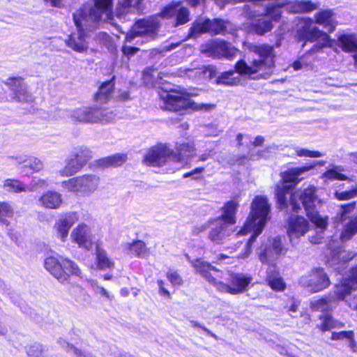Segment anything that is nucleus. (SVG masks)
<instances>
[{"label":"nucleus","mask_w":357,"mask_h":357,"mask_svg":"<svg viewBox=\"0 0 357 357\" xmlns=\"http://www.w3.org/2000/svg\"><path fill=\"white\" fill-rule=\"evenodd\" d=\"M113 0H92L82 4L73 13L76 30L65 40L66 45L78 53L89 48L88 32L98 29L102 21L113 23Z\"/></svg>","instance_id":"obj_1"},{"label":"nucleus","mask_w":357,"mask_h":357,"mask_svg":"<svg viewBox=\"0 0 357 357\" xmlns=\"http://www.w3.org/2000/svg\"><path fill=\"white\" fill-rule=\"evenodd\" d=\"M188 261L195 268V272L199 274L210 284H212L220 292L237 295L247 290V287L251 283L252 278L248 274L243 273L229 272V284H226L220 280L222 278V271L211 265L209 262L204 261L202 258L190 259L186 255Z\"/></svg>","instance_id":"obj_2"},{"label":"nucleus","mask_w":357,"mask_h":357,"mask_svg":"<svg viewBox=\"0 0 357 357\" xmlns=\"http://www.w3.org/2000/svg\"><path fill=\"white\" fill-rule=\"evenodd\" d=\"M287 186L282 188L278 187L276 190V197L280 208H284L289 205L292 211L298 213L301 209L300 204L298 199L302 203L307 215L314 225L321 231L326 229L328 225V219L321 217L315 210L316 203H319V199L316 195L317 188L313 185H310L302 191L291 194Z\"/></svg>","instance_id":"obj_3"},{"label":"nucleus","mask_w":357,"mask_h":357,"mask_svg":"<svg viewBox=\"0 0 357 357\" xmlns=\"http://www.w3.org/2000/svg\"><path fill=\"white\" fill-rule=\"evenodd\" d=\"M319 3L311 1L301 0L287 3H280L273 1L266 6V14L252 24V31L257 35H264L273 29V21H278L281 17V8H284L289 13H309L317 9Z\"/></svg>","instance_id":"obj_4"},{"label":"nucleus","mask_w":357,"mask_h":357,"mask_svg":"<svg viewBox=\"0 0 357 357\" xmlns=\"http://www.w3.org/2000/svg\"><path fill=\"white\" fill-rule=\"evenodd\" d=\"M270 204L264 196H257L252 202L250 214L242 230L236 235L245 234L253 231V234L246 243L245 252L238 255V258L245 259L252 252V244L256 238L261 233L267 221L270 219Z\"/></svg>","instance_id":"obj_5"},{"label":"nucleus","mask_w":357,"mask_h":357,"mask_svg":"<svg viewBox=\"0 0 357 357\" xmlns=\"http://www.w3.org/2000/svg\"><path fill=\"white\" fill-rule=\"evenodd\" d=\"M250 51L258 56L249 63L245 61L240 60L238 66L239 68L249 69L255 79H268L273 73L275 67V54L273 46L268 44L253 45Z\"/></svg>","instance_id":"obj_6"},{"label":"nucleus","mask_w":357,"mask_h":357,"mask_svg":"<svg viewBox=\"0 0 357 357\" xmlns=\"http://www.w3.org/2000/svg\"><path fill=\"white\" fill-rule=\"evenodd\" d=\"M238 206V204L235 200L227 202L222 208V215L208 221V225L199 227V231H204L209 228L208 238L214 243H222L233 232L229 227L236 223Z\"/></svg>","instance_id":"obj_7"},{"label":"nucleus","mask_w":357,"mask_h":357,"mask_svg":"<svg viewBox=\"0 0 357 357\" xmlns=\"http://www.w3.org/2000/svg\"><path fill=\"white\" fill-rule=\"evenodd\" d=\"M162 103L160 107L162 109L171 112H179L187 108H196L197 109L211 110L214 108L213 105H199L194 107V102H191L188 96L183 92L172 89L169 84L162 86L158 91Z\"/></svg>","instance_id":"obj_8"},{"label":"nucleus","mask_w":357,"mask_h":357,"mask_svg":"<svg viewBox=\"0 0 357 357\" xmlns=\"http://www.w3.org/2000/svg\"><path fill=\"white\" fill-rule=\"evenodd\" d=\"M45 269L56 280L63 283L68 279L70 275L79 276L81 271L77 264L73 261L60 257L50 256L44 261Z\"/></svg>","instance_id":"obj_9"},{"label":"nucleus","mask_w":357,"mask_h":357,"mask_svg":"<svg viewBox=\"0 0 357 357\" xmlns=\"http://www.w3.org/2000/svg\"><path fill=\"white\" fill-rule=\"evenodd\" d=\"M232 24L228 22L219 19L210 20L208 19H199L196 20L190 29L189 37L195 38L198 35L209 33L212 35H225L231 33Z\"/></svg>","instance_id":"obj_10"},{"label":"nucleus","mask_w":357,"mask_h":357,"mask_svg":"<svg viewBox=\"0 0 357 357\" xmlns=\"http://www.w3.org/2000/svg\"><path fill=\"white\" fill-rule=\"evenodd\" d=\"M180 156L166 144H158L151 148L144 155L143 162L146 165L161 167L169 162L178 163Z\"/></svg>","instance_id":"obj_11"},{"label":"nucleus","mask_w":357,"mask_h":357,"mask_svg":"<svg viewBox=\"0 0 357 357\" xmlns=\"http://www.w3.org/2000/svg\"><path fill=\"white\" fill-rule=\"evenodd\" d=\"M159 23L155 17H149L137 20L127 33L126 42L131 43L136 37H143L147 40L156 38Z\"/></svg>","instance_id":"obj_12"},{"label":"nucleus","mask_w":357,"mask_h":357,"mask_svg":"<svg viewBox=\"0 0 357 357\" xmlns=\"http://www.w3.org/2000/svg\"><path fill=\"white\" fill-rule=\"evenodd\" d=\"M99 178L93 174H85L74 177L63 183V186L69 191L83 196H89L98 188Z\"/></svg>","instance_id":"obj_13"},{"label":"nucleus","mask_w":357,"mask_h":357,"mask_svg":"<svg viewBox=\"0 0 357 357\" xmlns=\"http://www.w3.org/2000/svg\"><path fill=\"white\" fill-rule=\"evenodd\" d=\"M286 250L280 236L268 239L263 243L258 250L259 260L263 264L274 265L275 262L282 255H284Z\"/></svg>","instance_id":"obj_14"},{"label":"nucleus","mask_w":357,"mask_h":357,"mask_svg":"<svg viewBox=\"0 0 357 357\" xmlns=\"http://www.w3.org/2000/svg\"><path fill=\"white\" fill-rule=\"evenodd\" d=\"M299 283L310 291L315 293L328 287L331 282L324 269L317 268L312 269L307 275L302 276Z\"/></svg>","instance_id":"obj_15"},{"label":"nucleus","mask_w":357,"mask_h":357,"mask_svg":"<svg viewBox=\"0 0 357 357\" xmlns=\"http://www.w3.org/2000/svg\"><path fill=\"white\" fill-rule=\"evenodd\" d=\"M240 60L238 61L234 66V70H230L222 73L216 79V84L227 86H234L242 84L243 77L249 79H255L252 73H250L249 69L239 68L238 65Z\"/></svg>","instance_id":"obj_16"},{"label":"nucleus","mask_w":357,"mask_h":357,"mask_svg":"<svg viewBox=\"0 0 357 357\" xmlns=\"http://www.w3.org/2000/svg\"><path fill=\"white\" fill-rule=\"evenodd\" d=\"M202 52L208 56L213 58H226L232 59L237 52V50L231 44L225 41L208 43L202 47Z\"/></svg>","instance_id":"obj_17"},{"label":"nucleus","mask_w":357,"mask_h":357,"mask_svg":"<svg viewBox=\"0 0 357 357\" xmlns=\"http://www.w3.org/2000/svg\"><path fill=\"white\" fill-rule=\"evenodd\" d=\"M309 230V222L302 216H291L289 220L287 234L292 243H297L298 239Z\"/></svg>","instance_id":"obj_18"},{"label":"nucleus","mask_w":357,"mask_h":357,"mask_svg":"<svg viewBox=\"0 0 357 357\" xmlns=\"http://www.w3.org/2000/svg\"><path fill=\"white\" fill-rule=\"evenodd\" d=\"M73 242L76 243L79 247L89 250L93 245L92 234L90 227L86 224L78 225L70 234Z\"/></svg>","instance_id":"obj_19"},{"label":"nucleus","mask_w":357,"mask_h":357,"mask_svg":"<svg viewBox=\"0 0 357 357\" xmlns=\"http://www.w3.org/2000/svg\"><path fill=\"white\" fill-rule=\"evenodd\" d=\"M96 112L95 107H83L66 111V115L73 122L93 124L98 119L96 116Z\"/></svg>","instance_id":"obj_20"},{"label":"nucleus","mask_w":357,"mask_h":357,"mask_svg":"<svg viewBox=\"0 0 357 357\" xmlns=\"http://www.w3.org/2000/svg\"><path fill=\"white\" fill-rule=\"evenodd\" d=\"M77 220L78 215L75 212L68 213L61 217L54 225L57 237L64 242L68 236L70 229Z\"/></svg>","instance_id":"obj_21"},{"label":"nucleus","mask_w":357,"mask_h":357,"mask_svg":"<svg viewBox=\"0 0 357 357\" xmlns=\"http://www.w3.org/2000/svg\"><path fill=\"white\" fill-rule=\"evenodd\" d=\"M357 289V266L352 269L351 278L344 279L341 284L335 287L336 300H343L352 290Z\"/></svg>","instance_id":"obj_22"},{"label":"nucleus","mask_w":357,"mask_h":357,"mask_svg":"<svg viewBox=\"0 0 357 357\" xmlns=\"http://www.w3.org/2000/svg\"><path fill=\"white\" fill-rule=\"evenodd\" d=\"M314 18V22L322 26L330 33L335 31L337 24L335 18V13L331 9L321 10L317 12Z\"/></svg>","instance_id":"obj_23"},{"label":"nucleus","mask_w":357,"mask_h":357,"mask_svg":"<svg viewBox=\"0 0 357 357\" xmlns=\"http://www.w3.org/2000/svg\"><path fill=\"white\" fill-rule=\"evenodd\" d=\"M123 249L130 257L146 258L150 255L149 249L146 247V243L141 240L126 243L123 245Z\"/></svg>","instance_id":"obj_24"},{"label":"nucleus","mask_w":357,"mask_h":357,"mask_svg":"<svg viewBox=\"0 0 357 357\" xmlns=\"http://www.w3.org/2000/svg\"><path fill=\"white\" fill-rule=\"evenodd\" d=\"M38 203L46 208H59L62 204L61 195L56 191L48 190L40 197Z\"/></svg>","instance_id":"obj_25"},{"label":"nucleus","mask_w":357,"mask_h":357,"mask_svg":"<svg viewBox=\"0 0 357 357\" xmlns=\"http://www.w3.org/2000/svg\"><path fill=\"white\" fill-rule=\"evenodd\" d=\"M184 73L188 77L192 79H199L204 76L207 77L208 79H212L216 75V68L213 66L202 65L198 67L195 66L185 68Z\"/></svg>","instance_id":"obj_26"},{"label":"nucleus","mask_w":357,"mask_h":357,"mask_svg":"<svg viewBox=\"0 0 357 357\" xmlns=\"http://www.w3.org/2000/svg\"><path fill=\"white\" fill-rule=\"evenodd\" d=\"M314 167L315 165H310L301 167H295L290 169L288 171L284 172L283 174L282 178L284 183L296 184L301 180V178H299V176L301 175H302L304 172H308L314 169Z\"/></svg>","instance_id":"obj_27"},{"label":"nucleus","mask_w":357,"mask_h":357,"mask_svg":"<svg viewBox=\"0 0 357 357\" xmlns=\"http://www.w3.org/2000/svg\"><path fill=\"white\" fill-rule=\"evenodd\" d=\"M114 86L113 80L102 83L95 96L96 100L100 103H104L109 100L112 96Z\"/></svg>","instance_id":"obj_28"},{"label":"nucleus","mask_w":357,"mask_h":357,"mask_svg":"<svg viewBox=\"0 0 357 357\" xmlns=\"http://www.w3.org/2000/svg\"><path fill=\"white\" fill-rule=\"evenodd\" d=\"M338 41L344 52H357V35L343 34L340 36Z\"/></svg>","instance_id":"obj_29"},{"label":"nucleus","mask_w":357,"mask_h":357,"mask_svg":"<svg viewBox=\"0 0 357 357\" xmlns=\"http://www.w3.org/2000/svg\"><path fill=\"white\" fill-rule=\"evenodd\" d=\"M44 167L43 161L34 156H27V161L26 164L20 167V173L28 174L29 170L31 173L39 172Z\"/></svg>","instance_id":"obj_30"},{"label":"nucleus","mask_w":357,"mask_h":357,"mask_svg":"<svg viewBox=\"0 0 357 357\" xmlns=\"http://www.w3.org/2000/svg\"><path fill=\"white\" fill-rule=\"evenodd\" d=\"M343 171V167L340 165H333L331 169H328L322 174L324 183H327L328 181L334 180H348V177L342 173Z\"/></svg>","instance_id":"obj_31"},{"label":"nucleus","mask_w":357,"mask_h":357,"mask_svg":"<svg viewBox=\"0 0 357 357\" xmlns=\"http://www.w3.org/2000/svg\"><path fill=\"white\" fill-rule=\"evenodd\" d=\"M96 262L98 268L101 270L114 267V261L107 256L106 251L100 247L96 248Z\"/></svg>","instance_id":"obj_32"},{"label":"nucleus","mask_w":357,"mask_h":357,"mask_svg":"<svg viewBox=\"0 0 357 357\" xmlns=\"http://www.w3.org/2000/svg\"><path fill=\"white\" fill-rule=\"evenodd\" d=\"M266 280L270 287L275 291H282L284 289L285 284L282 278L279 275V273L275 270L273 266L267 271Z\"/></svg>","instance_id":"obj_33"},{"label":"nucleus","mask_w":357,"mask_h":357,"mask_svg":"<svg viewBox=\"0 0 357 357\" xmlns=\"http://www.w3.org/2000/svg\"><path fill=\"white\" fill-rule=\"evenodd\" d=\"M3 188L10 193H21L28 192L26 185L17 179L7 178L3 181Z\"/></svg>","instance_id":"obj_34"},{"label":"nucleus","mask_w":357,"mask_h":357,"mask_svg":"<svg viewBox=\"0 0 357 357\" xmlns=\"http://www.w3.org/2000/svg\"><path fill=\"white\" fill-rule=\"evenodd\" d=\"M313 23L314 20L310 17L302 18L301 20L296 31V38L298 41L305 40Z\"/></svg>","instance_id":"obj_35"},{"label":"nucleus","mask_w":357,"mask_h":357,"mask_svg":"<svg viewBox=\"0 0 357 357\" xmlns=\"http://www.w3.org/2000/svg\"><path fill=\"white\" fill-rule=\"evenodd\" d=\"M335 304V299L333 296L323 297L320 299L310 302V307L317 311L325 312L331 310Z\"/></svg>","instance_id":"obj_36"},{"label":"nucleus","mask_w":357,"mask_h":357,"mask_svg":"<svg viewBox=\"0 0 357 357\" xmlns=\"http://www.w3.org/2000/svg\"><path fill=\"white\" fill-rule=\"evenodd\" d=\"M70 156L83 167L92 158V154L87 147L79 146L74 149Z\"/></svg>","instance_id":"obj_37"},{"label":"nucleus","mask_w":357,"mask_h":357,"mask_svg":"<svg viewBox=\"0 0 357 357\" xmlns=\"http://www.w3.org/2000/svg\"><path fill=\"white\" fill-rule=\"evenodd\" d=\"M357 234V215L349 220L344 226L340 235L342 241H347L351 238L353 236Z\"/></svg>","instance_id":"obj_38"},{"label":"nucleus","mask_w":357,"mask_h":357,"mask_svg":"<svg viewBox=\"0 0 357 357\" xmlns=\"http://www.w3.org/2000/svg\"><path fill=\"white\" fill-rule=\"evenodd\" d=\"M15 210L13 205L8 202H0V222L8 225L9 221L7 218L14 216Z\"/></svg>","instance_id":"obj_39"},{"label":"nucleus","mask_w":357,"mask_h":357,"mask_svg":"<svg viewBox=\"0 0 357 357\" xmlns=\"http://www.w3.org/2000/svg\"><path fill=\"white\" fill-rule=\"evenodd\" d=\"M356 206V202H352L347 204H342L335 217V223H342L348 218V215L353 212Z\"/></svg>","instance_id":"obj_40"},{"label":"nucleus","mask_w":357,"mask_h":357,"mask_svg":"<svg viewBox=\"0 0 357 357\" xmlns=\"http://www.w3.org/2000/svg\"><path fill=\"white\" fill-rule=\"evenodd\" d=\"M96 108V116L98 119L96 123H107L113 121L116 118V114L111 109L106 108Z\"/></svg>","instance_id":"obj_41"},{"label":"nucleus","mask_w":357,"mask_h":357,"mask_svg":"<svg viewBox=\"0 0 357 357\" xmlns=\"http://www.w3.org/2000/svg\"><path fill=\"white\" fill-rule=\"evenodd\" d=\"M82 168V167L72 156H70V158L66 161L64 168L59 173L62 176H70L76 174Z\"/></svg>","instance_id":"obj_42"},{"label":"nucleus","mask_w":357,"mask_h":357,"mask_svg":"<svg viewBox=\"0 0 357 357\" xmlns=\"http://www.w3.org/2000/svg\"><path fill=\"white\" fill-rule=\"evenodd\" d=\"M318 39H321L325 43H329L330 37L318 27L312 25L305 42H314Z\"/></svg>","instance_id":"obj_43"},{"label":"nucleus","mask_w":357,"mask_h":357,"mask_svg":"<svg viewBox=\"0 0 357 357\" xmlns=\"http://www.w3.org/2000/svg\"><path fill=\"white\" fill-rule=\"evenodd\" d=\"M323 320L319 328L322 331H330L333 328H340L344 327V324L334 319L329 315L320 317Z\"/></svg>","instance_id":"obj_44"},{"label":"nucleus","mask_w":357,"mask_h":357,"mask_svg":"<svg viewBox=\"0 0 357 357\" xmlns=\"http://www.w3.org/2000/svg\"><path fill=\"white\" fill-rule=\"evenodd\" d=\"M357 197V183L351 185L349 190L341 191L336 190L334 192V197L339 201H347Z\"/></svg>","instance_id":"obj_45"},{"label":"nucleus","mask_w":357,"mask_h":357,"mask_svg":"<svg viewBox=\"0 0 357 357\" xmlns=\"http://www.w3.org/2000/svg\"><path fill=\"white\" fill-rule=\"evenodd\" d=\"M127 159L128 158L126 154L117 153L103 158L101 160V162L105 166H120L123 164Z\"/></svg>","instance_id":"obj_46"},{"label":"nucleus","mask_w":357,"mask_h":357,"mask_svg":"<svg viewBox=\"0 0 357 357\" xmlns=\"http://www.w3.org/2000/svg\"><path fill=\"white\" fill-rule=\"evenodd\" d=\"M70 292L74 296L77 302L83 303L89 302L90 296L86 291L79 285H75L71 288Z\"/></svg>","instance_id":"obj_47"},{"label":"nucleus","mask_w":357,"mask_h":357,"mask_svg":"<svg viewBox=\"0 0 357 357\" xmlns=\"http://www.w3.org/2000/svg\"><path fill=\"white\" fill-rule=\"evenodd\" d=\"M176 151L175 153L179 155L181 158L178 162H182L183 158L191 155L195 151V147L192 143H183L176 144Z\"/></svg>","instance_id":"obj_48"},{"label":"nucleus","mask_w":357,"mask_h":357,"mask_svg":"<svg viewBox=\"0 0 357 357\" xmlns=\"http://www.w3.org/2000/svg\"><path fill=\"white\" fill-rule=\"evenodd\" d=\"M13 98L19 102L32 101V96L27 91L26 84L13 92Z\"/></svg>","instance_id":"obj_49"},{"label":"nucleus","mask_w":357,"mask_h":357,"mask_svg":"<svg viewBox=\"0 0 357 357\" xmlns=\"http://www.w3.org/2000/svg\"><path fill=\"white\" fill-rule=\"evenodd\" d=\"M181 4V2L180 1L172 2L161 11V17L163 18H170L175 16Z\"/></svg>","instance_id":"obj_50"},{"label":"nucleus","mask_w":357,"mask_h":357,"mask_svg":"<svg viewBox=\"0 0 357 357\" xmlns=\"http://www.w3.org/2000/svg\"><path fill=\"white\" fill-rule=\"evenodd\" d=\"M176 15V26L185 24L190 21V12L187 8L179 7Z\"/></svg>","instance_id":"obj_51"},{"label":"nucleus","mask_w":357,"mask_h":357,"mask_svg":"<svg viewBox=\"0 0 357 357\" xmlns=\"http://www.w3.org/2000/svg\"><path fill=\"white\" fill-rule=\"evenodd\" d=\"M295 151L299 157L319 158L324 155V153L318 151H310L306 149L296 148Z\"/></svg>","instance_id":"obj_52"},{"label":"nucleus","mask_w":357,"mask_h":357,"mask_svg":"<svg viewBox=\"0 0 357 357\" xmlns=\"http://www.w3.org/2000/svg\"><path fill=\"white\" fill-rule=\"evenodd\" d=\"M30 188H28V191L33 192L39 188H44L49 185L48 181L46 179L41 178H33L30 184Z\"/></svg>","instance_id":"obj_53"},{"label":"nucleus","mask_w":357,"mask_h":357,"mask_svg":"<svg viewBox=\"0 0 357 357\" xmlns=\"http://www.w3.org/2000/svg\"><path fill=\"white\" fill-rule=\"evenodd\" d=\"M5 84L14 92L25 83L23 82V79L22 77H14L7 79Z\"/></svg>","instance_id":"obj_54"},{"label":"nucleus","mask_w":357,"mask_h":357,"mask_svg":"<svg viewBox=\"0 0 357 357\" xmlns=\"http://www.w3.org/2000/svg\"><path fill=\"white\" fill-rule=\"evenodd\" d=\"M43 347L39 344H34L28 347L26 352L30 357H43Z\"/></svg>","instance_id":"obj_55"},{"label":"nucleus","mask_w":357,"mask_h":357,"mask_svg":"<svg viewBox=\"0 0 357 357\" xmlns=\"http://www.w3.org/2000/svg\"><path fill=\"white\" fill-rule=\"evenodd\" d=\"M167 278H168L169 281L173 284V285H181L183 284V279L181 277V275L174 271H169L167 273Z\"/></svg>","instance_id":"obj_56"},{"label":"nucleus","mask_w":357,"mask_h":357,"mask_svg":"<svg viewBox=\"0 0 357 357\" xmlns=\"http://www.w3.org/2000/svg\"><path fill=\"white\" fill-rule=\"evenodd\" d=\"M354 337V333L351 331L333 332L331 335V340H339L343 339H352Z\"/></svg>","instance_id":"obj_57"},{"label":"nucleus","mask_w":357,"mask_h":357,"mask_svg":"<svg viewBox=\"0 0 357 357\" xmlns=\"http://www.w3.org/2000/svg\"><path fill=\"white\" fill-rule=\"evenodd\" d=\"M310 66V64L305 61L303 57H301L298 60L294 61L292 64V67L295 70H299L303 68H307Z\"/></svg>","instance_id":"obj_58"},{"label":"nucleus","mask_w":357,"mask_h":357,"mask_svg":"<svg viewBox=\"0 0 357 357\" xmlns=\"http://www.w3.org/2000/svg\"><path fill=\"white\" fill-rule=\"evenodd\" d=\"M139 50L137 47H130V46H126L124 45L122 47V52L124 55L127 56H132L135 55L137 52H138Z\"/></svg>","instance_id":"obj_59"},{"label":"nucleus","mask_w":357,"mask_h":357,"mask_svg":"<svg viewBox=\"0 0 357 357\" xmlns=\"http://www.w3.org/2000/svg\"><path fill=\"white\" fill-rule=\"evenodd\" d=\"M155 73V70L153 68H147L143 73V79L144 82L146 84L151 83V78L153 76V74Z\"/></svg>","instance_id":"obj_60"},{"label":"nucleus","mask_w":357,"mask_h":357,"mask_svg":"<svg viewBox=\"0 0 357 357\" xmlns=\"http://www.w3.org/2000/svg\"><path fill=\"white\" fill-rule=\"evenodd\" d=\"M8 159L15 160L17 164L22 165L26 162L27 156L25 155H18L15 156H9Z\"/></svg>","instance_id":"obj_61"},{"label":"nucleus","mask_w":357,"mask_h":357,"mask_svg":"<svg viewBox=\"0 0 357 357\" xmlns=\"http://www.w3.org/2000/svg\"><path fill=\"white\" fill-rule=\"evenodd\" d=\"M329 43H325L324 41H321V43H318L314 44L312 47L310 49V53H314L320 51L322 50L324 47L328 46Z\"/></svg>","instance_id":"obj_62"},{"label":"nucleus","mask_w":357,"mask_h":357,"mask_svg":"<svg viewBox=\"0 0 357 357\" xmlns=\"http://www.w3.org/2000/svg\"><path fill=\"white\" fill-rule=\"evenodd\" d=\"M204 171V167H197L193 169L192 171L185 173L183 174V178H188L190 176H193L194 178H197V176H195L196 174H200Z\"/></svg>","instance_id":"obj_63"},{"label":"nucleus","mask_w":357,"mask_h":357,"mask_svg":"<svg viewBox=\"0 0 357 357\" xmlns=\"http://www.w3.org/2000/svg\"><path fill=\"white\" fill-rule=\"evenodd\" d=\"M181 44V42H178V43H172L170 45H165L162 47V49L161 50L159 51V53H163V52L172 51V50L176 49V47H178V46H180Z\"/></svg>","instance_id":"obj_64"}]
</instances>
